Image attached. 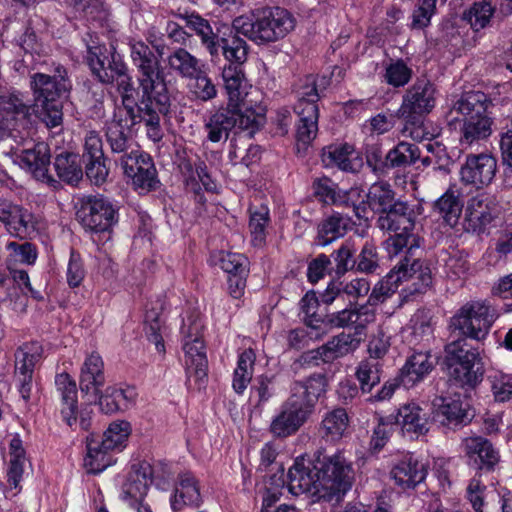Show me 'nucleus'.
Masks as SVG:
<instances>
[{
	"instance_id": "43",
	"label": "nucleus",
	"mask_w": 512,
	"mask_h": 512,
	"mask_svg": "<svg viewBox=\"0 0 512 512\" xmlns=\"http://www.w3.org/2000/svg\"><path fill=\"white\" fill-rule=\"evenodd\" d=\"M350 219L340 214H333L325 219L318 227V244L327 246L345 235Z\"/></svg>"
},
{
	"instance_id": "32",
	"label": "nucleus",
	"mask_w": 512,
	"mask_h": 512,
	"mask_svg": "<svg viewBox=\"0 0 512 512\" xmlns=\"http://www.w3.org/2000/svg\"><path fill=\"white\" fill-rule=\"evenodd\" d=\"M200 504V489L195 476L189 471L179 474L175 493L171 498L172 510L180 512L186 506L198 507Z\"/></svg>"
},
{
	"instance_id": "14",
	"label": "nucleus",
	"mask_w": 512,
	"mask_h": 512,
	"mask_svg": "<svg viewBox=\"0 0 512 512\" xmlns=\"http://www.w3.org/2000/svg\"><path fill=\"white\" fill-rule=\"evenodd\" d=\"M222 79L229 107H241L246 112L264 109L260 92L247 79L242 66H224Z\"/></svg>"
},
{
	"instance_id": "11",
	"label": "nucleus",
	"mask_w": 512,
	"mask_h": 512,
	"mask_svg": "<svg viewBox=\"0 0 512 512\" xmlns=\"http://www.w3.org/2000/svg\"><path fill=\"white\" fill-rule=\"evenodd\" d=\"M202 322L197 317H189L183 322L181 331L183 334L184 365L187 381H194L198 388L207 378L208 361L205 345L202 340Z\"/></svg>"
},
{
	"instance_id": "22",
	"label": "nucleus",
	"mask_w": 512,
	"mask_h": 512,
	"mask_svg": "<svg viewBox=\"0 0 512 512\" xmlns=\"http://www.w3.org/2000/svg\"><path fill=\"white\" fill-rule=\"evenodd\" d=\"M153 51L143 42H137L131 45V58L136 64H159L161 61L168 60L169 64H196L197 60L186 50L176 49L169 52L164 47L154 48Z\"/></svg>"
},
{
	"instance_id": "62",
	"label": "nucleus",
	"mask_w": 512,
	"mask_h": 512,
	"mask_svg": "<svg viewBox=\"0 0 512 512\" xmlns=\"http://www.w3.org/2000/svg\"><path fill=\"white\" fill-rule=\"evenodd\" d=\"M393 424L394 422L390 416L386 418L380 417L370 440L371 451L379 452L386 445L392 434Z\"/></svg>"
},
{
	"instance_id": "8",
	"label": "nucleus",
	"mask_w": 512,
	"mask_h": 512,
	"mask_svg": "<svg viewBox=\"0 0 512 512\" xmlns=\"http://www.w3.org/2000/svg\"><path fill=\"white\" fill-rule=\"evenodd\" d=\"M264 115L265 109L246 112L241 107H221L204 124L207 138L213 143L227 140L233 129L252 137L263 124Z\"/></svg>"
},
{
	"instance_id": "28",
	"label": "nucleus",
	"mask_w": 512,
	"mask_h": 512,
	"mask_svg": "<svg viewBox=\"0 0 512 512\" xmlns=\"http://www.w3.org/2000/svg\"><path fill=\"white\" fill-rule=\"evenodd\" d=\"M104 383V362L98 353L93 352L85 358L81 367L79 377L81 392L96 399Z\"/></svg>"
},
{
	"instance_id": "53",
	"label": "nucleus",
	"mask_w": 512,
	"mask_h": 512,
	"mask_svg": "<svg viewBox=\"0 0 512 512\" xmlns=\"http://www.w3.org/2000/svg\"><path fill=\"white\" fill-rule=\"evenodd\" d=\"M269 209L266 206L251 211L249 229L251 243L254 247H262L266 242V227L269 223Z\"/></svg>"
},
{
	"instance_id": "24",
	"label": "nucleus",
	"mask_w": 512,
	"mask_h": 512,
	"mask_svg": "<svg viewBox=\"0 0 512 512\" xmlns=\"http://www.w3.org/2000/svg\"><path fill=\"white\" fill-rule=\"evenodd\" d=\"M433 408L434 419L443 426L455 428L470 421L468 404L460 397H437Z\"/></svg>"
},
{
	"instance_id": "61",
	"label": "nucleus",
	"mask_w": 512,
	"mask_h": 512,
	"mask_svg": "<svg viewBox=\"0 0 512 512\" xmlns=\"http://www.w3.org/2000/svg\"><path fill=\"white\" fill-rule=\"evenodd\" d=\"M470 264L462 252L450 255L445 262V273L451 280L464 279L468 275Z\"/></svg>"
},
{
	"instance_id": "36",
	"label": "nucleus",
	"mask_w": 512,
	"mask_h": 512,
	"mask_svg": "<svg viewBox=\"0 0 512 512\" xmlns=\"http://www.w3.org/2000/svg\"><path fill=\"white\" fill-rule=\"evenodd\" d=\"M93 75L104 84H115L124 98L134 99L131 78L125 70V66H91Z\"/></svg>"
},
{
	"instance_id": "31",
	"label": "nucleus",
	"mask_w": 512,
	"mask_h": 512,
	"mask_svg": "<svg viewBox=\"0 0 512 512\" xmlns=\"http://www.w3.org/2000/svg\"><path fill=\"white\" fill-rule=\"evenodd\" d=\"M136 389L131 386H109L103 394L99 393L98 404L105 414L125 411L131 408L137 398Z\"/></svg>"
},
{
	"instance_id": "38",
	"label": "nucleus",
	"mask_w": 512,
	"mask_h": 512,
	"mask_svg": "<svg viewBox=\"0 0 512 512\" xmlns=\"http://www.w3.org/2000/svg\"><path fill=\"white\" fill-rule=\"evenodd\" d=\"M462 208L460 191L455 186L449 187L434 205V209L450 227H454L458 223Z\"/></svg>"
},
{
	"instance_id": "21",
	"label": "nucleus",
	"mask_w": 512,
	"mask_h": 512,
	"mask_svg": "<svg viewBox=\"0 0 512 512\" xmlns=\"http://www.w3.org/2000/svg\"><path fill=\"white\" fill-rule=\"evenodd\" d=\"M497 170L496 159L487 153L470 154L460 169V179L478 188L489 185Z\"/></svg>"
},
{
	"instance_id": "3",
	"label": "nucleus",
	"mask_w": 512,
	"mask_h": 512,
	"mask_svg": "<svg viewBox=\"0 0 512 512\" xmlns=\"http://www.w3.org/2000/svg\"><path fill=\"white\" fill-rule=\"evenodd\" d=\"M491 104V99L481 91L467 92L453 103L447 122L450 126L459 125L462 146L472 147L491 135L493 120L487 114Z\"/></svg>"
},
{
	"instance_id": "25",
	"label": "nucleus",
	"mask_w": 512,
	"mask_h": 512,
	"mask_svg": "<svg viewBox=\"0 0 512 512\" xmlns=\"http://www.w3.org/2000/svg\"><path fill=\"white\" fill-rule=\"evenodd\" d=\"M151 482L149 464L134 465L122 485L121 499L131 507L140 504L147 495Z\"/></svg>"
},
{
	"instance_id": "46",
	"label": "nucleus",
	"mask_w": 512,
	"mask_h": 512,
	"mask_svg": "<svg viewBox=\"0 0 512 512\" xmlns=\"http://www.w3.org/2000/svg\"><path fill=\"white\" fill-rule=\"evenodd\" d=\"M54 167L58 177L67 183H77L82 179L83 173L78 156L73 153L64 152L57 155Z\"/></svg>"
},
{
	"instance_id": "27",
	"label": "nucleus",
	"mask_w": 512,
	"mask_h": 512,
	"mask_svg": "<svg viewBox=\"0 0 512 512\" xmlns=\"http://www.w3.org/2000/svg\"><path fill=\"white\" fill-rule=\"evenodd\" d=\"M375 318V310L369 305L353 306L349 304V307L326 315L325 323L336 328L353 327L358 332L374 322Z\"/></svg>"
},
{
	"instance_id": "29",
	"label": "nucleus",
	"mask_w": 512,
	"mask_h": 512,
	"mask_svg": "<svg viewBox=\"0 0 512 512\" xmlns=\"http://www.w3.org/2000/svg\"><path fill=\"white\" fill-rule=\"evenodd\" d=\"M436 365V359L429 351L414 352L406 360L400 371V381L406 388H411L431 373Z\"/></svg>"
},
{
	"instance_id": "33",
	"label": "nucleus",
	"mask_w": 512,
	"mask_h": 512,
	"mask_svg": "<svg viewBox=\"0 0 512 512\" xmlns=\"http://www.w3.org/2000/svg\"><path fill=\"white\" fill-rule=\"evenodd\" d=\"M360 338L355 334L342 332L332 337L327 343L317 348L314 358L330 363L337 358L353 353L360 346Z\"/></svg>"
},
{
	"instance_id": "52",
	"label": "nucleus",
	"mask_w": 512,
	"mask_h": 512,
	"mask_svg": "<svg viewBox=\"0 0 512 512\" xmlns=\"http://www.w3.org/2000/svg\"><path fill=\"white\" fill-rule=\"evenodd\" d=\"M186 24L197 35L201 37L202 43L206 46L207 50L213 57L218 56V44L216 43L217 36L214 34L212 27L207 20L199 15L191 14L186 18Z\"/></svg>"
},
{
	"instance_id": "7",
	"label": "nucleus",
	"mask_w": 512,
	"mask_h": 512,
	"mask_svg": "<svg viewBox=\"0 0 512 512\" xmlns=\"http://www.w3.org/2000/svg\"><path fill=\"white\" fill-rule=\"evenodd\" d=\"M436 106V88L429 81H417L403 95L399 116L405 120L401 130L404 137L415 141L430 139L432 135L424 127L422 118Z\"/></svg>"
},
{
	"instance_id": "63",
	"label": "nucleus",
	"mask_w": 512,
	"mask_h": 512,
	"mask_svg": "<svg viewBox=\"0 0 512 512\" xmlns=\"http://www.w3.org/2000/svg\"><path fill=\"white\" fill-rule=\"evenodd\" d=\"M437 0H420L412 14V27L423 29L430 24L436 10Z\"/></svg>"
},
{
	"instance_id": "59",
	"label": "nucleus",
	"mask_w": 512,
	"mask_h": 512,
	"mask_svg": "<svg viewBox=\"0 0 512 512\" xmlns=\"http://www.w3.org/2000/svg\"><path fill=\"white\" fill-rule=\"evenodd\" d=\"M356 247L351 240L344 241L338 250L333 253L334 261L336 263L335 272L337 275H344L347 271L351 270L356 265L354 258Z\"/></svg>"
},
{
	"instance_id": "16",
	"label": "nucleus",
	"mask_w": 512,
	"mask_h": 512,
	"mask_svg": "<svg viewBox=\"0 0 512 512\" xmlns=\"http://www.w3.org/2000/svg\"><path fill=\"white\" fill-rule=\"evenodd\" d=\"M447 361L450 376L461 386H474L479 380L480 351L460 342L447 346Z\"/></svg>"
},
{
	"instance_id": "23",
	"label": "nucleus",
	"mask_w": 512,
	"mask_h": 512,
	"mask_svg": "<svg viewBox=\"0 0 512 512\" xmlns=\"http://www.w3.org/2000/svg\"><path fill=\"white\" fill-rule=\"evenodd\" d=\"M390 417L402 433L410 438H418L429 431L428 415L416 402L401 404L397 413Z\"/></svg>"
},
{
	"instance_id": "6",
	"label": "nucleus",
	"mask_w": 512,
	"mask_h": 512,
	"mask_svg": "<svg viewBox=\"0 0 512 512\" xmlns=\"http://www.w3.org/2000/svg\"><path fill=\"white\" fill-rule=\"evenodd\" d=\"M416 213L408 203L397 201L390 210L380 214L377 226L382 231L393 232L384 242V248L390 258L404 254L410 259L420 247V239L413 232L415 228Z\"/></svg>"
},
{
	"instance_id": "9",
	"label": "nucleus",
	"mask_w": 512,
	"mask_h": 512,
	"mask_svg": "<svg viewBox=\"0 0 512 512\" xmlns=\"http://www.w3.org/2000/svg\"><path fill=\"white\" fill-rule=\"evenodd\" d=\"M406 280H413L412 292L421 293L430 285L431 274L428 268L422 269L419 260L404 256V259L375 285L368 302L371 305L383 302Z\"/></svg>"
},
{
	"instance_id": "1",
	"label": "nucleus",
	"mask_w": 512,
	"mask_h": 512,
	"mask_svg": "<svg viewBox=\"0 0 512 512\" xmlns=\"http://www.w3.org/2000/svg\"><path fill=\"white\" fill-rule=\"evenodd\" d=\"M287 488L295 496L307 493L317 500H338L352 486L353 470L342 452L317 451L313 457L299 456L288 470Z\"/></svg>"
},
{
	"instance_id": "30",
	"label": "nucleus",
	"mask_w": 512,
	"mask_h": 512,
	"mask_svg": "<svg viewBox=\"0 0 512 512\" xmlns=\"http://www.w3.org/2000/svg\"><path fill=\"white\" fill-rule=\"evenodd\" d=\"M426 475L425 464L413 455L404 456L391 470L392 478L402 489L415 488Z\"/></svg>"
},
{
	"instance_id": "54",
	"label": "nucleus",
	"mask_w": 512,
	"mask_h": 512,
	"mask_svg": "<svg viewBox=\"0 0 512 512\" xmlns=\"http://www.w3.org/2000/svg\"><path fill=\"white\" fill-rule=\"evenodd\" d=\"M494 12L495 7L490 0H481L479 2H475L465 13L464 17L469 22L473 30L479 31L489 25Z\"/></svg>"
},
{
	"instance_id": "47",
	"label": "nucleus",
	"mask_w": 512,
	"mask_h": 512,
	"mask_svg": "<svg viewBox=\"0 0 512 512\" xmlns=\"http://www.w3.org/2000/svg\"><path fill=\"white\" fill-rule=\"evenodd\" d=\"M354 147L350 144L331 145L323 152V161L327 165H335L343 171H354Z\"/></svg>"
},
{
	"instance_id": "49",
	"label": "nucleus",
	"mask_w": 512,
	"mask_h": 512,
	"mask_svg": "<svg viewBox=\"0 0 512 512\" xmlns=\"http://www.w3.org/2000/svg\"><path fill=\"white\" fill-rule=\"evenodd\" d=\"M130 431L131 427L127 421L112 422L104 432L100 443L112 452L121 451L125 447Z\"/></svg>"
},
{
	"instance_id": "20",
	"label": "nucleus",
	"mask_w": 512,
	"mask_h": 512,
	"mask_svg": "<svg viewBox=\"0 0 512 512\" xmlns=\"http://www.w3.org/2000/svg\"><path fill=\"white\" fill-rule=\"evenodd\" d=\"M20 167L27 170L32 176L42 183L56 187L58 181L49 173L50 150L46 143H36L32 148L23 150L15 160Z\"/></svg>"
},
{
	"instance_id": "18",
	"label": "nucleus",
	"mask_w": 512,
	"mask_h": 512,
	"mask_svg": "<svg viewBox=\"0 0 512 512\" xmlns=\"http://www.w3.org/2000/svg\"><path fill=\"white\" fill-rule=\"evenodd\" d=\"M124 174L131 178L135 189L148 192L157 187V172L152 158L140 150L131 156H121L115 159Z\"/></svg>"
},
{
	"instance_id": "15",
	"label": "nucleus",
	"mask_w": 512,
	"mask_h": 512,
	"mask_svg": "<svg viewBox=\"0 0 512 512\" xmlns=\"http://www.w3.org/2000/svg\"><path fill=\"white\" fill-rule=\"evenodd\" d=\"M298 97L295 105V112L299 116L296 137L303 144H309L317 135L319 118V94L313 77L306 79V83L298 91Z\"/></svg>"
},
{
	"instance_id": "26",
	"label": "nucleus",
	"mask_w": 512,
	"mask_h": 512,
	"mask_svg": "<svg viewBox=\"0 0 512 512\" xmlns=\"http://www.w3.org/2000/svg\"><path fill=\"white\" fill-rule=\"evenodd\" d=\"M460 449L468 459V462L479 469H490L499 460L498 452L482 436L472 435L463 438Z\"/></svg>"
},
{
	"instance_id": "48",
	"label": "nucleus",
	"mask_w": 512,
	"mask_h": 512,
	"mask_svg": "<svg viewBox=\"0 0 512 512\" xmlns=\"http://www.w3.org/2000/svg\"><path fill=\"white\" fill-rule=\"evenodd\" d=\"M394 196L390 184L386 182H376L370 187L367 198L371 208L383 214L387 212V210H390L397 202Z\"/></svg>"
},
{
	"instance_id": "2",
	"label": "nucleus",
	"mask_w": 512,
	"mask_h": 512,
	"mask_svg": "<svg viewBox=\"0 0 512 512\" xmlns=\"http://www.w3.org/2000/svg\"><path fill=\"white\" fill-rule=\"evenodd\" d=\"M327 380L324 375L314 374L291 386L289 398L272 418L269 431L276 438L294 435L312 414L318 399L325 394Z\"/></svg>"
},
{
	"instance_id": "35",
	"label": "nucleus",
	"mask_w": 512,
	"mask_h": 512,
	"mask_svg": "<svg viewBox=\"0 0 512 512\" xmlns=\"http://www.w3.org/2000/svg\"><path fill=\"white\" fill-rule=\"evenodd\" d=\"M55 384L61 396L62 420L70 427L77 423V388L75 381L67 374L61 373L56 376Z\"/></svg>"
},
{
	"instance_id": "40",
	"label": "nucleus",
	"mask_w": 512,
	"mask_h": 512,
	"mask_svg": "<svg viewBox=\"0 0 512 512\" xmlns=\"http://www.w3.org/2000/svg\"><path fill=\"white\" fill-rule=\"evenodd\" d=\"M349 417L344 408H336L328 412L320 427V433L323 438L329 441L339 440L347 430Z\"/></svg>"
},
{
	"instance_id": "60",
	"label": "nucleus",
	"mask_w": 512,
	"mask_h": 512,
	"mask_svg": "<svg viewBox=\"0 0 512 512\" xmlns=\"http://www.w3.org/2000/svg\"><path fill=\"white\" fill-rule=\"evenodd\" d=\"M219 264L223 271L231 275H248L249 261L247 257L239 253L222 252Z\"/></svg>"
},
{
	"instance_id": "12",
	"label": "nucleus",
	"mask_w": 512,
	"mask_h": 512,
	"mask_svg": "<svg viewBox=\"0 0 512 512\" xmlns=\"http://www.w3.org/2000/svg\"><path fill=\"white\" fill-rule=\"evenodd\" d=\"M135 100L124 98V106L118 109L115 118L107 124L106 139L112 153L131 156L139 150L133 136L132 128L140 123L135 111Z\"/></svg>"
},
{
	"instance_id": "42",
	"label": "nucleus",
	"mask_w": 512,
	"mask_h": 512,
	"mask_svg": "<svg viewBox=\"0 0 512 512\" xmlns=\"http://www.w3.org/2000/svg\"><path fill=\"white\" fill-rule=\"evenodd\" d=\"M176 68L180 74L190 78L189 86L199 99L208 101L216 97L215 86L207 76L197 70L196 66H177Z\"/></svg>"
},
{
	"instance_id": "56",
	"label": "nucleus",
	"mask_w": 512,
	"mask_h": 512,
	"mask_svg": "<svg viewBox=\"0 0 512 512\" xmlns=\"http://www.w3.org/2000/svg\"><path fill=\"white\" fill-rule=\"evenodd\" d=\"M18 92H7L0 87V110L6 113L5 117L24 119L28 112L29 107L24 103Z\"/></svg>"
},
{
	"instance_id": "58",
	"label": "nucleus",
	"mask_w": 512,
	"mask_h": 512,
	"mask_svg": "<svg viewBox=\"0 0 512 512\" xmlns=\"http://www.w3.org/2000/svg\"><path fill=\"white\" fill-rule=\"evenodd\" d=\"M301 310L304 313V321L307 326L318 329L326 322V317L323 318L318 313L319 300L315 292H308L301 299Z\"/></svg>"
},
{
	"instance_id": "17",
	"label": "nucleus",
	"mask_w": 512,
	"mask_h": 512,
	"mask_svg": "<svg viewBox=\"0 0 512 512\" xmlns=\"http://www.w3.org/2000/svg\"><path fill=\"white\" fill-rule=\"evenodd\" d=\"M0 222L11 236L26 239L37 233L40 219L25 207L0 199Z\"/></svg>"
},
{
	"instance_id": "41",
	"label": "nucleus",
	"mask_w": 512,
	"mask_h": 512,
	"mask_svg": "<svg viewBox=\"0 0 512 512\" xmlns=\"http://www.w3.org/2000/svg\"><path fill=\"white\" fill-rule=\"evenodd\" d=\"M42 346L38 342L21 345L15 352V374L33 375L36 364L42 357Z\"/></svg>"
},
{
	"instance_id": "57",
	"label": "nucleus",
	"mask_w": 512,
	"mask_h": 512,
	"mask_svg": "<svg viewBox=\"0 0 512 512\" xmlns=\"http://www.w3.org/2000/svg\"><path fill=\"white\" fill-rule=\"evenodd\" d=\"M488 380L496 401L504 402L512 397V374L493 370L488 375Z\"/></svg>"
},
{
	"instance_id": "55",
	"label": "nucleus",
	"mask_w": 512,
	"mask_h": 512,
	"mask_svg": "<svg viewBox=\"0 0 512 512\" xmlns=\"http://www.w3.org/2000/svg\"><path fill=\"white\" fill-rule=\"evenodd\" d=\"M410 329V343L417 345L421 342L429 341L433 333L429 313L424 310H418L410 320Z\"/></svg>"
},
{
	"instance_id": "10",
	"label": "nucleus",
	"mask_w": 512,
	"mask_h": 512,
	"mask_svg": "<svg viewBox=\"0 0 512 512\" xmlns=\"http://www.w3.org/2000/svg\"><path fill=\"white\" fill-rule=\"evenodd\" d=\"M76 218L86 232L103 235L109 240L112 228L118 222V211L102 195H84L77 201Z\"/></svg>"
},
{
	"instance_id": "44",
	"label": "nucleus",
	"mask_w": 512,
	"mask_h": 512,
	"mask_svg": "<svg viewBox=\"0 0 512 512\" xmlns=\"http://www.w3.org/2000/svg\"><path fill=\"white\" fill-rule=\"evenodd\" d=\"M420 154L417 145L401 141L387 153V165L391 168L407 167L419 160Z\"/></svg>"
},
{
	"instance_id": "39",
	"label": "nucleus",
	"mask_w": 512,
	"mask_h": 512,
	"mask_svg": "<svg viewBox=\"0 0 512 512\" xmlns=\"http://www.w3.org/2000/svg\"><path fill=\"white\" fill-rule=\"evenodd\" d=\"M87 440V454L84 458V467L88 473H101L113 464L112 451L104 448L99 441Z\"/></svg>"
},
{
	"instance_id": "5",
	"label": "nucleus",
	"mask_w": 512,
	"mask_h": 512,
	"mask_svg": "<svg viewBox=\"0 0 512 512\" xmlns=\"http://www.w3.org/2000/svg\"><path fill=\"white\" fill-rule=\"evenodd\" d=\"M294 26L292 15L280 7L257 8L249 15L236 17L232 22V27L237 33L257 44L282 39L294 29Z\"/></svg>"
},
{
	"instance_id": "19",
	"label": "nucleus",
	"mask_w": 512,
	"mask_h": 512,
	"mask_svg": "<svg viewBox=\"0 0 512 512\" xmlns=\"http://www.w3.org/2000/svg\"><path fill=\"white\" fill-rule=\"evenodd\" d=\"M498 209L495 197L487 192H480L467 201L464 221L466 229L482 232L497 216Z\"/></svg>"
},
{
	"instance_id": "51",
	"label": "nucleus",
	"mask_w": 512,
	"mask_h": 512,
	"mask_svg": "<svg viewBox=\"0 0 512 512\" xmlns=\"http://www.w3.org/2000/svg\"><path fill=\"white\" fill-rule=\"evenodd\" d=\"M218 54L221 52L225 60L231 64H244L247 61L248 45L245 40L239 37L231 39H217Z\"/></svg>"
},
{
	"instance_id": "64",
	"label": "nucleus",
	"mask_w": 512,
	"mask_h": 512,
	"mask_svg": "<svg viewBox=\"0 0 512 512\" xmlns=\"http://www.w3.org/2000/svg\"><path fill=\"white\" fill-rule=\"evenodd\" d=\"M357 270L364 273H372L378 267V254L376 246L367 241L363 246L358 261H356Z\"/></svg>"
},
{
	"instance_id": "34",
	"label": "nucleus",
	"mask_w": 512,
	"mask_h": 512,
	"mask_svg": "<svg viewBox=\"0 0 512 512\" xmlns=\"http://www.w3.org/2000/svg\"><path fill=\"white\" fill-rule=\"evenodd\" d=\"M370 290V284L365 278H356L347 283H331L321 295L322 303L332 304L334 301L349 298V304H353L359 298L364 297Z\"/></svg>"
},
{
	"instance_id": "45",
	"label": "nucleus",
	"mask_w": 512,
	"mask_h": 512,
	"mask_svg": "<svg viewBox=\"0 0 512 512\" xmlns=\"http://www.w3.org/2000/svg\"><path fill=\"white\" fill-rule=\"evenodd\" d=\"M355 377L363 393H370L381 381V365L379 360H362L355 371Z\"/></svg>"
},
{
	"instance_id": "37",
	"label": "nucleus",
	"mask_w": 512,
	"mask_h": 512,
	"mask_svg": "<svg viewBox=\"0 0 512 512\" xmlns=\"http://www.w3.org/2000/svg\"><path fill=\"white\" fill-rule=\"evenodd\" d=\"M314 196L322 203L327 205L350 206L349 197L355 191H342L338 185L328 177L317 178L313 182Z\"/></svg>"
},
{
	"instance_id": "13",
	"label": "nucleus",
	"mask_w": 512,
	"mask_h": 512,
	"mask_svg": "<svg viewBox=\"0 0 512 512\" xmlns=\"http://www.w3.org/2000/svg\"><path fill=\"white\" fill-rule=\"evenodd\" d=\"M496 309L487 301H470L451 319V325L472 339H483L498 318Z\"/></svg>"
},
{
	"instance_id": "50",
	"label": "nucleus",
	"mask_w": 512,
	"mask_h": 512,
	"mask_svg": "<svg viewBox=\"0 0 512 512\" xmlns=\"http://www.w3.org/2000/svg\"><path fill=\"white\" fill-rule=\"evenodd\" d=\"M32 88L37 103L59 101L61 88L57 81L48 75L36 74L33 77Z\"/></svg>"
},
{
	"instance_id": "4",
	"label": "nucleus",
	"mask_w": 512,
	"mask_h": 512,
	"mask_svg": "<svg viewBox=\"0 0 512 512\" xmlns=\"http://www.w3.org/2000/svg\"><path fill=\"white\" fill-rule=\"evenodd\" d=\"M138 80L143 92L141 105L135 107L137 119L144 122L148 137L158 142L163 133L160 115L168 113L170 96L160 66H139Z\"/></svg>"
}]
</instances>
